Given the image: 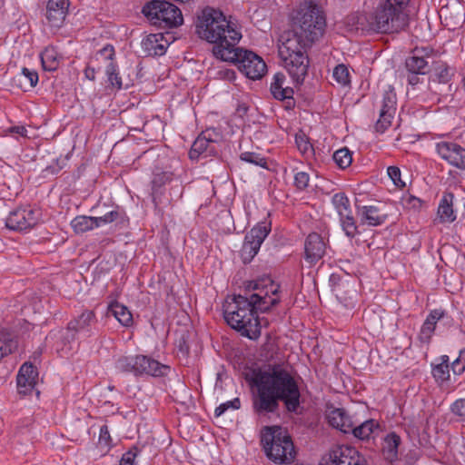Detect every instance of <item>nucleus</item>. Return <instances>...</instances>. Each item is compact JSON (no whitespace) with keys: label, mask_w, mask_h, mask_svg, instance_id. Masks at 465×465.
<instances>
[{"label":"nucleus","mask_w":465,"mask_h":465,"mask_svg":"<svg viewBox=\"0 0 465 465\" xmlns=\"http://www.w3.org/2000/svg\"><path fill=\"white\" fill-rule=\"evenodd\" d=\"M451 411L456 415L465 418V399L457 400L452 404Z\"/></svg>","instance_id":"obj_50"},{"label":"nucleus","mask_w":465,"mask_h":465,"mask_svg":"<svg viewBox=\"0 0 465 465\" xmlns=\"http://www.w3.org/2000/svg\"><path fill=\"white\" fill-rule=\"evenodd\" d=\"M99 441L100 443H104L106 446L110 445L111 443V437L108 427L106 425L101 427Z\"/></svg>","instance_id":"obj_51"},{"label":"nucleus","mask_w":465,"mask_h":465,"mask_svg":"<svg viewBox=\"0 0 465 465\" xmlns=\"http://www.w3.org/2000/svg\"><path fill=\"white\" fill-rule=\"evenodd\" d=\"M410 0H385L383 3L391 4L392 6L405 11Z\"/></svg>","instance_id":"obj_57"},{"label":"nucleus","mask_w":465,"mask_h":465,"mask_svg":"<svg viewBox=\"0 0 465 465\" xmlns=\"http://www.w3.org/2000/svg\"><path fill=\"white\" fill-rule=\"evenodd\" d=\"M320 465H365V460L354 448L341 445L323 457Z\"/></svg>","instance_id":"obj_11"},{"label":"nucleus","mask_w":465,"mask_h":465,"mask_svg":"<svg viewBox=\"0 0 465 465\" xmlns=\"http://www.w3.org/2000/svg\"><path fill=\"white\" fill-rule=\"evenodd\" d=\"M37 377L35 367L31 363H24L17 374L18 392L23 395L31 393L36 384Z\"/></svg>","instance_id":"obj_20"},{"label":"nucleus","mask_w":465,"mask_h":465,"mask_svg":"<svg viewBox=\"0 0 465 465\" xmlns=\"http://www.w3.org/2000/svg\"><path fill=\"white\" fill-rule=\"evenodd\" d=\"M8 131L10 133H15V134H19L22 137H26L27 136V134H26L27 130H26V128L25 126H14V127L9 128Z\"/></svg>","instance_id":"obj_58"},{"label":"nucleus","mask_w":465,"mask_h":465,"mask_svg":"<svg viewBox=\"0 0 465 465\" xmlns=\"http://www.w3.org/2000/svg\"><path fill=\"white\" fill-rule=\"evenodd\" d=\"M43 68L46 71H54L58 65V54L53 47H47L41 54Z\"/></svg>","instance_id":"obj_37"},{"label":"nucleus","mask_w":465,"mask_h":465,"mask_svg":"<svg viewBox=\"0 0 465 465\" xmlns=\"http://www.w3.org/2000/svg\"><path fill=\"white\" fill-rule=\"evenodd\" d=\"M219 143L213 138L212 133L207 130L203 132L193 142L189 152V157L192 160L200 157L207 158L218 153Z\"/></svg>","instance_id":"obj_15"},{"label":"nucleus","mask_w":465,"mask_h":465,"mask_svg":"<svg viewBox=\"0 0 465 465\" xmlns=\"http://www.w3.org/2000/svg\"><path fill=\"white\" fill-rule=\"evenodd\" d=\"M173 179V173L169 172H162L159 173L154 174L153 179L152 181V197L153 202L154 203V207L159 211L162 212L163 207L169 205L171 203V200L167 199L166 202H163L162 199V186L164 185L166 183L172 181Z\"/></svg>","instance_id":"obj_23"},{"label":"nucleus","mask_w":465,"mask_h":465,"mask_svg":"<svg viewBox=\"0 0 465 465\" xmlns=\"http://www.w3.org/2000/svg\"><path fill=\"white\" fill-rule=\"evenodd\" d=\"M309 174L305 172H299L294 176V184L299 190L305 189L309 184Z\"/></svg>","instance_id":"obj_48"},{"label":"nucleus","mask_w":465,"mask_h":465,"mask_svg":"<svg viewBox=\"0 0 465 465\" xmlns=\"http://www.w3.org/2000/svg\"><path fill=\"white\" fill-rule=\"evenodd\" d=\"M285 75L282 73H277L273 75L272 82L271 83L270 90L272 96L278 100H289L293 96V89L283 86Z\"/></svg>","instance_id":"obj_27"},{"label":"nucleus","mask_w":465,"mask_h":465,"mask_svg":"<svg viewBox=\"0 0 465 465\" xmlns=\"http://www.w3.org/2000/svg\"><path fill=\"white\" fill-rule=\"evenodd\" d=\"M261 442L267 457L275 463L287 464L295 459V449L291 436L281 427H265Z\"/></svg>","instance_id":"obj_5"},{"label":"nucleus","mask_w":465,"mask_h":465,"mask_svg":"<svg viewBox=\"0 0 465 465\" xmlns=\"http://www.w3.org/2000/svg\"><path fill=\"white\" fill-rule=\"evenodd\" d=\"M97 55L104 56L107 60L111 61V60H113V57L114 55V49L112 45H107L106 46H104L103 49H101L99 51Z\"/></svg>","instance_id":"obj_52"},{"label":"nucleus","mask_w":465,"mask_h":465,"mask_svg":"<svg viewBox=\"0 0 465 465\" xmlns=\"http://www.w3.org/2000/svg\"><path fill=\"white\" fill-rule=\"evenodd\" d=\"M240 158H241V160H242L244 162L253 163L255 165L266 168V164H267L266 160L262 157H260V155L255 153H251V152L242 153L241 154Z\"/></svg>","instance_id":"obj_43"},{"label":"nucleus","mask_w":465,"mask_h":465,"mask_svg":"<svg viewBox=\"0 0 465 465\" xmlns=\"http://www.w3.org/2000/svg\"><path fill=\"white\" fill-rule=\"evenodd\" d=\"M271 232V224L262 222L254 226L244 238L241 257L244 263L250 262L258 253L262 243Z\"/></svg>","instance_id":"obj_10"},{"label":"nucleus","mask_w":465,"mask_h":465,"mask_svg":"<svg viewBox=\"0 0 465 465\" xmlns=\"http://www.w3.org/2000/svg\"><path fill=\"white\" fill-rule=\"evenodd\" d=\"M106 74L110 84L113 87H115L116 89H121L123 85L122 80L121 77L118 75V73L116 72L115 65L112 62H110L107 65Z\"/></svg>","instance_id":"obj_40"},{"label":"nucleus","mask_w":465,"mask_h":465,"mask_svg":"<svg viewBox=\"0 0 465 465\" xmlns=\"http://www.w3.org/2000/svg\"><path fill=\"white\" fill-rule=\"evenodd\" d=\"M326 245L322 236L316 232L310 233L305 241V259L311 263H314L325 253Z\"/></svg>","instance_id":"obj_21"},{"label":"nucleus","mask_w":465,"mask_h":465,"mask_svg":"<svg viewBox=\"0 0 465 465\" xmlns=\"http://www.w3.org/2000/svg\"><path fill=\"white\" fill-rule=\"evenodd\" d=\"M437 152L450 164L465 170V149L451 142L437 143Z\"/></svg>","instance_id":"obj_18"},{"label":"nucleus","mask_w":465,"mask_h":465,"mask_svg":"<svg viewBox=\"0 0 465 465\" xmlns=\"http://www.w3.org/2000/svg\"><path fill=\"white\" fill-rule=\"evenodd\" d=\"M432 375L437 381H446L450 378L449 356L442 355L440 362L432 368Z\"/></svg>","instance_id":"obj_36"},{"label":"nucleus","mask_w":465,"mask_h":465,"mask_svg":"<svg viewBox=\"0 0 465 465\" xmlns=\"http://www.w3.org/2000/svg\"><path fill=\"white\" fill-rule=\"evenodd\" d=\"M387 214L382 213L376 206H363L361 211V219L363 223L378 226L385 222Z\"/></svg>","instance_id":"obj_29"},{"label":"nucleus","mask_w":465,"mask_h":465,"mask_svg":"<svg viewBox=\"0 0 465 465\" xmlns=\"http://www.w3.org/2000/svg\"><path fill=\"white\" fill-rule=\"evenodd\" d=\"M169 45L162 33L151 34L142 41L143 53L146 56L163 55Z\"/></svg>","instance_id":"obj_22"},{"label":"nucleus","mask_w":465,"mask_h":465,"mask_svg":"<svg viewBox=\"0 0 465 465\" xmlns=\"http://www.w3.org/2000/svg\"><path fill=\"white\" fill-rule=\"evenodd\" d=\"M401 443V438L396 433L388 434L383 442L382 454L386 460L392 462L398 457V448Z\"/></svg>","instance_id":"obj_30"},{"label":"nucleus","mask_w":465,"mask_h":465,"mask_svg":"<svg viewBox=\"0 0 465 465\" xmlns=\"http://www.w3.org/2000/svg\"><path fill=\"white\" fill-rule=\"evenodd\" d=\"M12 86L21 89L23 91H26L29 88H32L31 84L28 82V79H26L24 68L20 73H18L12 78Z\"/></svg>","instance_id":"obj_42"},{"label":"nucleus","mask_w":465,"mask_h":465,"mask_svg":"<svg viewBox=\"0 0 465 465\" xmlns=\"http://www.w3.org/2000/svg\"><path fill=\"white\" fill-rule=\"evenodd\" d=\"M333 77L339 84L342 85L350 83L349 70L344 64H338L334 68Z\"/></svg>","instance_id":"obj_41"},{"label":"nucleus","mask_w":465,"mask_h":465,"mask_svg":"<svg viewBox=\"0 0 465 465\" xmlns=\"http://www.w3.org/2000/svg\"><path fill=\"white\" fill-rule=\"evenodd\" d=\"M279 288L270 279L244 282L242 293L229 296L223 304V316L228 325L242 336L257 339L261 334L257 313L266 312L279 303L278 298L270 296V293L276 295Z\"/></svg>","instance_id":"obj_1"},{"label":"nucleus","mask_w":465,"mask_h":465,"mask_svg":"<svg viewBox=\"0 0 465 465\" xmlns=\"http://www.w3.org/2000/svg\"><path fill=\"white\" fill-rule=\"evenodd\" d=\"M42 161L43 171L54 174L58 173L64 166L66 158L58 157L57 154L53 152L43 156Z\"/></svg>","instance_id":"obj_32"},{"label":"nucleus","mask_w":465,"mask_h":465,"mask_svg":"<svg viewBox=\"0 0 465 465\" xmlns=\"http://www.w3.org/2000/svg\"><path fill=\"white\" fill-rule=\"evenodd\" d=\"M408 23L409 15L406 11L392 6L391 4L381 3L373 15L371 26L378 33L394 34L404 30Z\"/></svg>","instance_id":"obj_9"},{"label":"nucleus","mask_w":465,"mask_h":465,"mask_svg":"<svg viewBox=\"0 0 465 465\" xmlns=\"http://www.w3.org/2000/svg\"><path fill=\"white\" fill-rule=\"evenodd\" d=\"M451 8L450 6H445L440 9V18H444L445 20H448V18L451 17L452 12Z\"/></svg>","instance_id":"obj_60"},{"label":"nucleus","mask_w":465,"mask_h":465,"mask_svg":"<svg viewBox=\"0 0 465 465\" xmlns=\"http://www.w3.org/2000/svg\"><path fill=\"white\" fill-rule=\"evenodd\" d=\"M135 456L136 453L131 450L124 453L120 460L119 465H134Z\"/></svg>","instance_id":"obj_53"},{"label":"nucleus","mask_w":465,"mask_h":465,"mask_svg":"<svg viewBox=\"0 0 465 465\" xmlns=\"http://www.w3.org/2000/svg\"><path fill=\"white\" fill-rule=\"evenodd\" d=\"M320 465H365V460L354 448L341 445L323 457Z\"/></svg>","instance_id":"obj_12"},{"label":"nucleus","mask_w":465,"mask_h":465,"mask_svg":"<svg viewBox=\"0 0 465 465\" xmlns=\"http://www.w3.org/2000/svg\"><path fill=\"white\" fill-rule=\"evenodd\" d=\"M326 21L320 0H304L301 9L292 20V30L282 37L298 40L310 47L318 41L324 33Z\"/></svg>","instance_id":"obj_3"},{"label":"nucleus","mask_w":465,"mask_h":465,"mask_svg":"<svg viewBox=\"0 0 465 465\" xmlns=\"http://www.w3.org/2000/svg\"><path fill=\"white\" fill-rule=\"evenodd\" d=\"M252 384L256 388L252 408L259 417L277 413L280 401L290 412L300 407V389L287 363H268L254 371Z\"/></svg>","instance_id":"obj_2"},{"label":"nucleus","mask_w":465,"mask_h":465,"mask_svg":"<svg viewBox=\"0 0 465 465\" xmlns=\"http://www.w3.org/2000/svg\"><path fill=\"white\" fill-rule=\"evenodd\" d=\"M169 370L170 368L167 365L162 364L159 361L144 355H139L137 374H148L159 377L165 375Z\"/></svg>","instance_id":"obj_25"},{"label":"nucleus","mask_w":465,"mask_h":465,"mask_svg":"<svg viewBox=\"0 0 465 465\" xmlns=\"http://www.w3.org/2000/svg\"><path fill=\"white\" fill-rule=\"evenodd\" d=\"M432 71L433 74L430 78L433 82L446 84L450 81L451 74L449 66L445 63L435 59Z\"/></svg>","instance_id":"obj_34"},{"label":"nucleus","mask_w":465,"mask_h":465,"mask_svg":"<svg viewBox=\"0 0 465 465\" xmlns=\"http://www.w3.org/2000/svg\"><path fill=\"white\" fill-rule=\"evenodd\" d=\"M456 15H455V21L453 22V25H459L463 21L464 14L460 7H458L454 10Z\"/></svg>","instance_id":"obj_59"},{"label":"nucleus","mask_w":465,"mask_h":465,"mask_svg":"<svg viewBox=\"0 0 465 465\" xmlns=\"http://www.w3.org/2000/svg\"><path fill=\"white\" fill-rule=\"evenodd\" d=\"M451 370L455 375H460L465 371V358L460 355L452 363Z\"/></svg>","instance_id":"obj_49"},{"label":"nucleus","mask_w":465,"mask_h":465,"mask_svg":"<svg viewBox=\"0 0 465 465\" xmlns=\"http://www.w3.org/2000/svg\"><path fill=\"white\" fill-rule=\"evenodd\" d=\"M69 0H48L45 17L51 27L63 25L69 7Z\"/></svg>","instance_id":"obj_19"},{"label":"nucleus","mask_w":465,"mask_h":465,"mask_svg":"<svg viewBox=\"0 0 465 465\" xmlns=\"http://www.w3.org/2000/svg\"><path fill=\"white\" fill-rule=\"evenodd\" d=\"M240 407H241V401H240L239 398H235L232 401H227L225 403H223V404L219 405L215 409V415L216 416H221L229 408H232L234 410H238V409H240Z\"/></svg>","instance_id":"obj_46"},{"label":"nucleus","mask_w":465,"mask_h":465,"mask_svg":"<svg viewBox=\"0 0 465 465\" xmlns=\"http://www.w3.org/2000/svg\"><path fill=\"white\" fill-rule=\"evenodd\" d=\"M24 72L25 73L26 79H28V82L31 84V86L34 87L35 85H36L38 82L37 73L35 71H30L27 68H24Z\"/></svg>","instance_id":"obj_55"},{"label":"nucleus","mask_w":465,"mask_h":465,"mask_svg":"<svg viewBox=\"0 0 465 465\" xmlns=\"http://www.w3.org/2000/svg\"><path fill=\"white\" fill-rule=\"evenodd\" d=\"M218 59L234 63L239 70L252 80L261 79L267 72V65L255 53L238 47L216 48Z\"/></svg>","instance_id":"obj_7"},{"label":"nucleus","mask_w":465,"mask_h":465,"mask_svg":"<svg viewBox=\"0 0 465 465\" xmlns=\"http://www.w3.org/2000/svg\"><path fill=\"white\" fill-rule=\"evenodd\" d=\"M330 424L344 433L351 432L352 421L342 409H335L328 414Z\"/></svg>","instance_id":"obj_28"},{"label":"nucleus","mask_w":465,"mask_h":465,"mask_svg":"<svg viewBox=\"0 0 465 465\" xmlns=\"http://www.w3.org/2000/svg\"><path fill=\"white\" fill-rule=\"evenodd\" d=\"M387 173L396 186L401 188L405 186V183L401 179V170L397 166L388 167Z\"/></svg>","instance_id":"obj_47"},{"label":"nucleus","mask_w":465,"mask_h":465,"mask_svg":"<svg viewBox=\"0 0 465 465\" xmlns=\"http://www.w3.org/2000/svg\"><path fill=\"white\" fill-rule=\"evenodd\" d=\"M218 75L222 79L232 81L235 79V72L232 69H221L218 71Z\"/></svg>","instance_id":"obj_54"},{"label":"nucleus","mask_w":465,"mask_h":465,"mask_svg":"<svg viewBox=\"0 0 465 465\" xmlns=\"http://www.w3.org/2000/svg\"><path fill=\"white\" fill-rule=\"evenodd\" d=\"M139 355L122 357L118 360L117 368L122 371H132L138 373Z\"/></svg>","instance_id":"obj_39"},{"label":"nucleus","mask_w":465,"mask_h":465,"mask_svg":"<svg viewBox=\"0 0 465 465\" xmlns=\"http://www.w3.org/2000/svg\"><path fill=\"white\" fill-rule=\"evenodd\" d=\"M452 202L453 194L450 193H444L438 208V216L440 222L451 223L456 219L452 208Z\"/></svg>","instance_id":"obj_31"},{"label":"nucleus","mask_w":465,"mask_h":465,"mask_svg":"<svg viewBox=\"0 0 465 465\" xmlns=\"http://www.w3.org/2000/svg\"><path fill=\"white\" fill-rule=\"evenodd\" d=\"M84 75L87 79L94 81L95 78V70L91 66H87L84 70Z\"/></svg>","instance_id":"obj_61"},{"label":"nucleus","mask_w":465,"mask_h":465,"mask_svg":"<svg viewBox=\"0 0 465 465\" xmlns=\"http://www.w3.org/2000/svg\"><path fill=\"white\" fill-rule=\"evenodd\" d=\"M298 40H291L282 36V45L279 46V55L291 77L297 84H302L309 68V58L306 49Z\"/></svg>","instance_id":"obj_6"},{"label":"nucleus","mask_w":465,"mask_h":465,"mask_svg":"<svg viewBox=\"0 0 465 465\" xmlns=\"http://www.w3.org/2000/svg\"><path fill=\"white\" fill-rule=\"evenodd\" d=\"M95 321V314L93 311H84L77 318L71 320L67 325V336L69 341L75 339V333L82 331H88L89 327Z\"/></svg>","instance_id":"obj_24"},{"label":"nucleus","mask_w":465,"mask_h":465,"mask_svg":"<svg viewBox=\"0 0 465 465\" xmlns=\"http://www.w3.org/2000/svg\"><path fill=\"white\" fill-rule=\"evenodd\" d=\"M119 217V213L115 210H113L106 214L99 217H91V216H76L72 222L71 225L74 231L77 233L85 232L89 230L94 229V227H99L103 224H107L113 223Z\"/></svg>","instance_id":"obj_16"},{"label":"nucleus","mask_w":465,"mask_h":465,"mask_svg":"<svg viewBox=\"0 0 465 465\" xmlns=\"http://www.w3.org/2000/svg\"><path fill=\"white\" fill-rule=\"evenodd\" d=\"M296 143L299 150L303 153L312 147L311 144L302 136H296Z\"/></svg>","instance_id":"obj_56"},{"label":"nucleus","mask_w":465,"mask_h":465,"mask_svg":"<svg viewBox=\"0 0 465 465\" xmlns=\"http://www.w3.org/2000/svg\"><path fill=\"white\" fill-rule=\"evenodd\" d=\"M338 278L339 277L336 274H331L330 280H331V282H337Z\"/></svg>","instance_id":"obj_64"},{"label":"nucleus","mask_w":465,"mask_h":465,"mask_svg":"<svg viewBox=\"0 0 465 465\" xmlns=\"http://www.w3.org/2000/svg\"><path fill=\"white\" fill-rule=\"evenodd\" d=\"M331 203L334 205L341 220V227L349 237L357 233V226L350 206V200L343 193H335Z\"/></svg>","instance_id":"obj_13"},{"label":"nucleus","mask_w":465,"mask_h":465,"mask_svg":"<svg viewBox=\"0 0 465 465\" xmlns=\"http://www.w3.org/2000/svg\"><path fill=\"white\" fill-rule=\"evenodd\" d=\"M37 220L34 210L19 208L10 213L5 225L10 230L22 231L35 226Z\"/></svg>","instance_id":"obj_17"},{"label":"nucleus","mask_w":465,"mask_h":465,"mask_svg":"<svg viewBox=\"0 0 465 465\" xmlns=\"http://www.w3.org/2000/svg\"><path fill=\"white\" fill-rule=\"evenodd\" d=\"M375 429H378V425L373 420H369L357 426L352 424L351 431L356 438L367 440L374 432Z\"/></svg>","instance_id":"obj_35"},{"label":"nucleus","mask_w":465,"mask_h":465,"mask_svg":"<svg viewBox=\"0 0 465 465\" xmlns=\"http://www.w3.org/2000/svg\"><path fill=\"white\" fill-rule=\"evenodd\" d=\"M196 32L202 39L214 44L213 53L216 58H218L217 47L220 49L234 47L242 37L221 11L211 7L203 10L198 18Z\"/></svg>","instance_id":"obj_4"},{"label":"nucleus","mask_w":465,"mask_h":465,"mask_svg":"<svg viewBox=\"0 0 465 465\" xmlns=\"http://www.w3.org/2000/svg\"><path fill=\"white\" fill-rule=\"evenodd\" d=\"M406 201H408L409 203H412L413 207H417V206L420 205V199L413 197V196H408Z\"/></svg>","instance_id":"obj_63"},{"label":"nucleus","mask_w":465,"mask_h":465,"mask_svg":"<svg viewBox=\"0 0 465 465\" xmlns=\"http://www.w3.org/2000/svg\"><path fill=\"white\" fill-rule=\"evenodd\" d=\"M444 315V311L438 309L433 310L430 312L425 322H423L419 334V340L421 342L428 343L430 341V338L435 331L438 321L443 318Z\"/></svg>","instance_id":"obj_26"},{"label":"nucleus","mask_w":465,"mask_h":465,"mask_svg":"<svg viewBox=\"0 0 465 465\" xmlns=\"http://www.w3.org/2000/svg\"><path fill=\"white\" fill-rule=\"evenodd\" d=\"M418 74H420V73H409L408 83L411 85H416L419 83Z\"/></svg>","instance_id":"obj_62"},{"label":"nucleus","mask_w":465,"mask_h":465,"mask_svg":"<svg viewBox=\"0 0 465 465\" xmlns=\"http://www.w3.org/2000/svg\"><path fill=\"white\" fill-rule=\"evenodd\" d=\"M109 312L124 326H129L133 322V316L128 308L117 302L111 303Z\"/></svg>","instance_id":"obj_33"},{"label":"nucleus","mask_w":465,"mask_h":465,"mask_svg":"<svg viewBox=\"0 0 465 465\" xmlns=\"http://www.w3.org/2000/svg\"><path fill=\"white\" fill-rule=\"evenodd\" d=\"M435 59L436 54L431 50L416 48L412 54L406 59L405 65L409 73L426 74L432 72Z\"/></svg>","instance_id":"obj_14"},{"label":"nucleus","mask_w":465,"mask_h":465,"mask_svg":"<svg viewBox=\"0 0 465 465\" xmlns=\"http://www.w3.org/2000/svg\"><path fill=\"white\" fill-rule=\"evenodd\" d=\"M332 158L335 163L341 169H345L351 164L352 153L347 147H343L341 149L337 150L333 153Z\"/></svg>","instance_id":"obj_38"},{"label":"nucleus","mask_w":465,"mask_h":465,"mask_svg":"<svg viewBox=\"0 0 465 465\" xmlns=\"http://www.w3.org/2000/svg\"><path fill=\"white\" fill-rule=\"evenodd\" d=\"M380 112L385 114L387 116H390V114H395V101L391 98V95H386L383 97L382 106Z\"/></svg>","instance_id":"obj_45"},{"label":"nucleus","mask_w":465,"mask_h":465,"mask_svg":"<svg viewBox=\"0 0 465 465\" xmlns=\"http://www.w3.org/2000/svg\"><path fill=\"white\" fill-rule=\"evenodd\" d=\"M142 13L151 25L158 28H173L181 25L183 22L181 10L165 0L148 2L143 5Z\"/></svg>","instance_id":"obj_8"},{"label":"nucleus","mask_w":465,"mask_h":465,"mask_svg":"<svg viewBox=\"0 0 465 465\" xmlns=\"http://www.w3.org/2000/svg\"><path fill=\"white\" fill-rule=\"evenodd\" d=\"M393 117L394 114H390V116H387L385 114L380 112V117L375 124L377 132L383 133L387 130L391 126Z\"/></svg>","instance_id":"obj_44"}]
</instances>
